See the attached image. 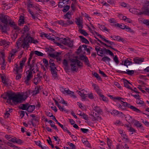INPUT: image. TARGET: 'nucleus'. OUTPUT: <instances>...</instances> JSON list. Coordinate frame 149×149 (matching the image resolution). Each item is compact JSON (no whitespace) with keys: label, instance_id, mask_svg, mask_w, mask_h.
Listing matches in <instances>:
<instances>
[{"label":"nucleus","instance_id":"8","mask_svg":"<svg viewBox=\"0 0 149 149\" xmlns=\"http://www.w3.org/2000/svg\"><path fill=\"white\" fill-rule=\"evenodd\" d=\"M63 94H67L68 95H70L72 97H73L74 98H76V97L74 95V93L73 91H71L69 90L68 88H65V91H64Z\"/></svg>","mask_w":149,"mask_h":149},{"label":"nucleus","instance_id":"15","mask_svg":"<svg viewBox=\"0 0 149 149\" xmlns=\"http://www.w3.org/2000/svg\"><path fill=\"white\" fill-rule=\"evenodd\" d=\"M30 116L33 118L31 119V124L33 126H34L35 125L33 123V121L34 120L36 121H38V117H36V116L34 115L33 114L31 115Z\"/></svg>","mask_w":149,"mask_h":149},{"label":"nucleus","instance_id":"28","mask_svg":"<svg viewBox=\"0 0 149 149\" xmlns=\"http://www.w3.org/2000/svg\"><path fill=\"white\" fill-rule=\"evenodd\" d=\"M75 63H72L70 65L71 67V70L72 71L77 72L78 70V69L77 68Z\"/></svg>","mask_w":149,"mask_h":149},{"label":"nucleus","instance_id":"38","mask_svg":"<svg viewBox=\"0 0 149 149\" xmlns=\"http://www.w3.org/2000/svg\"><path fill=\"white\" fill-rule=\"evenodd\" d=\"M80 33L85 36H87L88 35V33L84 29H81L79 31Z\"/></svg>","mask_w":149,"mask_h":149},{"label":"nucleus","instance_id":"54","mask_svg":"<svg viewBox=\"0 0 149 149\" xmlns=\"http://www.w3.org/2000/svg\"><path fill=\"white\" fill-rule=\"evenodd\" d=\"M83 61L85 62L86 64L88 66H89L90 64L89 63V61L87 57H86V58L84 59Z\"/></svg>","mask_w":149,"mask_h":149},{"label":"nucleus","instance_id":"43","mask_svg":"<svg viewBox=\"0 0 149 149\" xmlns=\"http://www.w3.org/2000/svg\"><path fill=\"white\" fill-rule=\"evenodd\" d=\"M70 8V6L67 5L64 6L62 11L64 12H66L69 10Z\"/></svg>","mask_w":149,"mask_h":149},{"label":"nucleus","instance_id":"24","mask_svg":"<svg viewBox=\"0 0 149 149\" xmlns=\"http://www.w3.org/2000/svg\"><path fill=\"white\" fill-rule=\"evenodd\" d=\"M136 103L138 104H140L141 106H145L146 104L144 102L141 100V98H139L136 100Z\"/></svg>","mask_w":149,"mask_h":149},{"label":"nucleus","instance_id":"32","mask_svg":"<svg viewBox=\"0 0 149 149\" xmlns=\"http://www.w3.org/2000/svg\"><path fill=\"white\" fill-rule=\"evenodd\" d=\"M134 125L138 127L142 128L143 127L142 124L138 121H136L134 123Z\"/></svg>","mask_w":149,"mask_h":149},{"label":"nucleus","instance_id":"35","mask_svg":"<svg viewBox=\"0 0 149 149\" xmlns=\"http://www.w3.org/2000/svg\"><path fill=\"white\" fill-rule=\"evenodd\" d=\"M121 136L123 137V139L125 140V141H128L129 139L127 136L125 134H121Z\"/></svg>","mask_w":149,"mask_h":149},{"label":"nucleus","instance_id":"6","mask_svg":"<svg viewBox=\"0 0 149 149\" xmlns=\"http://www.w3.org/2000/svg\"><path fill=\"white\" fill-rule=\"evenodd\" d=\"M11 91H8L7 92H5L4 93L1 95V97H2L4 99H7V102L9 103V102L8 101V100L10 101V98L8 95L9 94H11Z\"/></svg>","mask_w":149,"mask_h":149},{"label":"nucleus","instance_id":"39","mask_svg":"<svg viewBox=\"0 0 149 149\" xmlns=\"http://www.w3.org/2000/svg\"><path fill=\"white\" fill-rule=\"evenodd\" d=\"M34 53L35 54L39 56H43L44 55V54L43 53H42L41 52L37 50L35 51Z\"/></svg>","mask_w":149,"mask_h":149},{"label":"nucleus","instance_id":"4","mask_svg":"<svg viewBox=\"0 0 149 149\" xmlns=\"http://www.w3.org/2000/svg\"><path fill=\"white\" fill-rule=\"evenodd\" d=\"M34 68L32 69V70H29L26 73H27V72H28V74L26 76V79L25 81L26 84H28L29 81L32 77L33 75L32 72L34 70Z\"/></svg>","mask_w":149,"mask_h":149},{"label":"nucleus","instance_id":"13","mask_svg":"<svg viewBox=\"0 0 149 149\" xmlns=\"http://www.w3.org/2000/svg\"><path fill=\"white\" fill-rule=\"evenodd\" d=\"M76 20L75 21V22L77 25L79 26V27L82 29L83 27V25L81 24L82 22V19L80 18H77L76 19Z\"/></svg>","mask_w":149,"mask_h":149},{"label":"nucleus","instance_id":"16","mask_svg":"<svg viewBox=\"0 0 149 149\" xmlns=\"http://www.w3.org/2000/svg\"><path fill=\"white\" fill-rule=\"evenodd\" d=\"M28 105V104L27 103L26 104H21L19 107V109L22 110H27Z\"/></svg>","mask_w":149,"mask_h":149},{"label":"nucleus","instance_id":"5","mask_svg":"<svg viewBox=\"0 0 149 149\" xmlns=\"http://www.w3.org/2000/svg\"><path fill=\"white\" fill-rule=\"evenodd\" d=\"M126 72L125 71H122L120 70H116V72L118 73L125 74L129 75H132L134 73V71L133 70H127Z\"/></svg>","mask_w":149,"mask_h":149},{"label":"nucleus","instance_id":"2","mask_svg":"<svg viewBox=\"0 0 149 149\" xmlns=\"http://www.w3.org/2000/svg\"><path fill=\"white\" fill-rule=\"evenodd\" d=\"M8 96L9 97L10 101L12 100L14 103L15 104L18 103H22V101L24 100L23 99V95L19 94H16L14 92L12 91L11 93V94H9Z\"/></svg>","mask_w":149,"mask_h":149},{"label":"nucleus","instance_id":"60","mask_svg":"<svg viewBox=\"0 0 149 149\" xmlns=\"http://www.w3.org/2000/svg\"><path fill=\"white\" fill-rule=\"evenodd\" d=\"M58 125L64 131H65L67 129V127L63 126V125L61 124L60 123L58 124Z\"/></svg>","mask_w":149,"mask_h":149},{"label":"nucleus","instance_id":"34","mask_svg":"<svg viewBox=\"0 0 149 149\" xmlns=\"http://www.w3.org/2000/svg\"><path fill=\"white\" fill-rule=\"evenodd\" d=\"M33 81L35 85H37L38 83H39L41 81V79H39V78L38 77H35L33 80Z\"/></svg>","mask_w":149,"mask_h":149},{"label":"nucleus","instance_id":"59","mask_svg":"<svg viewBox=\"0 0 149 149\" xmlns=\"http://www.w3.org/2000/svg\"><path fill=\"white\" fill-rule=\"evenodd\" d=\"M58 23L59 24L61 25L62 26H66L65 25V22L62 20L59 21Z\"/></svg>","mask_w":149,"mask_h":149},{"label":"nucleus","instance_id":"37","mask_svg":"<svg viewBox=\"0 0 149 149\" xmlns=\"http://www.w3.org/2000/svg\"><path fill=\"white\" fill-rule=\"evenodd\" d=\"M99 53H100L99 54H100V55L99 56L101 57H102L103 56V54L104 53L105 54L104 48V49L100 48V49L99 52Z\"/></svg>","mask_w":149,"mask_h":149},{"label":"nucleus","instance_id":"51","mask_svg":"<svg viewBox=\"0 0 149 149\" xmlns=\"http://www.w3.org/2000/svg\"><path fill=\"white\" fill-rule=\"evenodd\" d=\"M130 60H131V59L128 58L124 61V65L126 66L127 68H128V66L129 65L128 64L129 63L128 61H130Z\"/></svg>","mask_w":149,"mask_h":149},{"label":"nucleus","instance_id":"19","mask_svg":"<svg viewBox=\"0 0 149 149\" xmlns=\"http://www.w3.org/2000/svg\"><path fill=\"white\" fill-rule=\"evenodd\" d=\"M79 37L80 38L81 40L83 43H85L87 44H89V42L88 40L85 38L84 36H79Z\"/></svg>","mask_w":149,"mask_h":149},{"label":"nucleus","instance_id":"7","mask_svg":"<svg viewBox=\"0 0 149 149\" xmlns=\"http://www.w3.org/2000/svg\"><path fill=\"white\" fill-rule=\"evenodd\" d=\"M26 38H24L23 40H22L21 38H19L17 42V46L18 47L22 46L23 48H24L25 47H26V45H25V44L24 43V40Z\"/></svg>","mask_w":149,"mask_h":149},{"label":"nucleus","instance_id":"18","mask_svg":"<svg viewBox=\"0 0 149 149\" xmlns=\"http://www.w3.org/2000/svg\"><path fill=\"white\" fill-rule=\"evenodd\" d=\"M35 109V106L34 105H29L27 107V111L29 112H32Z\"/></svg>","mask_w":149,"mask_h":149},{"label":"nucleus","instance_id":"52","mask_svg":"<svg viewBox=\"0 0 149 149\" xmlns=\"http://www.w3.org/2000/svg\"><path fill=\"white\" fill-rule=\"evenodd\" d=\"M113 61L116 63L117 64H118L119 63V61L118 60V58L116 55L113 58Z\"/></svg>","mask_w":149,"mask_h":149},{"label":"nucleus","instance_id":"26","mask_svg":"<svg viewBox=\"0 0 149 149\" xmlns=\"http://www.w3.org/2000/svg\"><path fill=\"white\" fill-rule=\"evenodd\" d=\"M81 113L79 115V116L82 117V118L85 120H88V115L84 113H82L81 111Z\"/></svg>","mask_w":149,"mask_h":149},{"label":"nucleus","instance_id":"31","mask_svg":"<svg viewBox=\"0 0 149 149\" xmlns=\"http://www.w3.org/2000/svg\"><path fill=\"white\" fill-rule=\"evenodd\" d=\"M111 59L107 56H104V57L102 58V61L103 62H104L105 63L107 61L109 62L111 61Z\"/></svg>","mask_w":149,"mask_h":149},{"label":"nucleus","instance_id":"46","mask_svg":"<svg viewBox=\"0 0 149 149\" xmlns=\"http://www.w3.org/2000/svg\"><path fill=\"white\" fill-rule=\"evenodd\" d=\"M93 75L97 79L102 80L101 77L97 72H95Z\"/></svg>","mask_w":149,"mask_h":149},{"label":"nucleus","instance_id":"48","mask_svg":"<svg viewBox=\"0 0 149 149\" xmlns=\"http://www.w3.org/2000/svg\"><path fill=\"white\" fill-rule=\"evenodd\" d=\"M1 79L2 82L3 84H6L7 83L6 82L5 77L3 76H1Z\"/></svg>","mask_w":149,"mask_h":149},{"label":"nucleus","instance_id":"25","mask_svg":"<svg viewBox=\"0 0 149 149\" xmlns=\"http://www.w3.org/2000/svg\"><path fill=\"white\" fill-rule=\"evenodd\" d=\"M125 118H127L126 120L128 123H132L133 122V119L132 117L130 115H127Z\"/></svg>","mask_w":149,"mask_h":149},{"label":"nucleus","instance_id":"42","mask_svg":"<svg viewBox=\"0 0 149 149\" xmlns=\"http://www.w3.org/2000/svg\"><path fill=\"white\" fill-rule=\"evenodd\" d=\"M119 111L116 110H113L111 112V114L114 116H117L119 115Z\"/></svg>","mask_w":149,"mask_h":149},{"label":"nucleus","instance_id":"27","mask_svg":"<svg viewBox=\"0 0 149 149\" xmlns=\"http://www.w3.org/2000/svg\"><path fill=\"white\" fill-rule=\"evenodd\" d=\"M93 109L95 111L98 113H101L102 112V110L99 107H95Z\"/></svg>","mask_w":149,"mask_h":149},{"label":"nucleus","instance_id":"53","mask_svg":"<svg viewBox=\"0 0 149 149\" xmlns=\"http://www.w3.org/2000/svg\"><path fill=\"white\" fill-rule=\"evenodd\" d=\"M99 73L103 77H107V76L102 71H101L100 70H99Z\"/></svg>","mask_w":149,"mask_h":149},{"label":"nucleus","instance_id":"45","mask_svg":"<svg viewBox=\"0 0 149 149\" xmlns=\"http://www.w3.org/2000/svg\"><path fill=\"white\" fill-rule=\"evenodd\" d=\"M40 90V86L38 87L37 86L35 88V92H36V94H38L39 93V91Z\"/></svg>","mask_w":149,"mask_h":149},{"label":"nucleus","instance_id":"58","mask_svg":"<svg viewBox=\"0 0 149 149\" xmlns=\"http://www.w3.org/2000/svg\"><path fill=\"white\" fill-rule=\"evenodd\" d=\"M125 29L126 31H127L130 32H132L133 31L131 29L127 26L126 25Z\"/></svg>","mask_w":149,"mask_h":149},{"label":"nucleus","instance_id":"12","mask_svg":"<svg viewBox=\"0 0 149 149\" xmlns=\"http://www.w3.org/2000/svg\"><path fill=\"white\" fill-rule=\"evenodd\" d=\"M128 108H130V109H132L133 111H134L138 113H141V111L139 109L136 108L135 107L131 105L130 104L128 106Z\"/></svg>","mask_w":149,"mask_h":149},{"label":"nucleus","instance_id":"14","mask_svg":"<svg viewBox=\"0 0 149 149\" xmlns=\"http://www.w3.org/2000/svg\"><path fill=\"white\" fill-rule=\"evenodd\" d=\"M144 58H134L133 60L135 63H136L139 64L141 63L143 61Z\"/></svg>","mask_w":149,"mask_h":149},{"label":"nucleus","instance_id":"49","mask_svg":"<svg viewBox=\"0 0 149 149\" xmlns=\"http://www.w3.org/2000/svg\"><path fill=\"white\" fill-rule=\"evenodd\" d=\"M87 56H84L83 54H81L79 56L78 59L81 61H84Z\"/></svg>","mask_w":149,"mask_h":149},{"label":"nucleus","instance_id":"63","mask_svg":"<svg viewBox=\"0 0 149 149\" xmlns=\"http://www.w3.org/2000/svg\"><path fill=\"white\" fill-rule=\"evenodd\" d=\"M80 130L83 133H86L89 131L88 129L85 128H81Z\"/></svg>","mask_w":149,"mask_h":149},{"label":"nucleus","instance_id":"29","mask_svg":"<svg viewBox=\"0 0 149 149\" xmlns=\"http://www.w3.org/2000/svg\"><path fill=\"white\" fill-rule=\"evenodd\" d=\"M68 40L69 39H67L65 38H61L60 40V42L63 45H68L67 43L69 41Z\"/></svg>","mask_w":149,"mask_h":149},{"label":"nucleus","instance_id":"11","mask_svg":"<svg viewBox=\"0 0 149 149\" xmlns=\"http://www.w3.org/2000/svg\"><path fill=\"white\" fill-rule=\"evenodd\" d=\"M10 42L6 41L5 39H1L0 40V45L1 46H4L5 47H6L7 46H8L10 44Z\"/></svg>","mask_w":149,"mask_h":149},{"label":"nucleus","instance_id":"33","mask_svg":"<svg viewBox=\"0 0 149 149\" xmlns=\"http://www.w3.org/2000/svg\"><path fill=\"white\" fill-rule=\"evenodd\" d=\"M36 63V60H33L31 61V64L29 70H32V69L34 68V67L35 66V65Z\"/></svg>","mask_w":149,"mask_h":149},{"label":"nucleus","instance_id":"30","mask_svg":"<svg viewBox=\"0 0 149 149\" xmlns=\"http://www.w3.org/2000/svg\"><path fill=\"white\" fill-rule=\"evenodd\" d=\"M98 27L99 28L100 30H105L107 31H108L107 29V28L104 25H101L100 24H98Z\"/></svg>","mask_w":149,"mask_h":149},{"label":"nucleus","instance_id":"44","mask_svg":"<svg viewBox=\"0 0 149 149\" xmlns=\"http://www.w3.org/2000/svg\"><path fill=\"white\" fill-rule=\"evenodd\" d=\"M69 41L68 42V45H66L68 46L69 47H72L73 46V41L72 40L71 41L69 39L68 40Z\"/></svg>","mask_w":149,"mask_h":149},{"label":"nucleus","instance_id":"21","mask_svg":"<svg viewBox=\"0 0 149 149\" xmlns=\"http://www.w3.org/2000/svg\"><path fill=\"white\" fill-rule=\"evenodd\" d=\"M108 96L111 99H112L114 100H123L124 99L122 97H113L112 95H109Z\"/></svg>","mask_w":149,"mask_h":149},{"label":"nucleus","instance_id":"22","mask_svg":"<svg viewBox=\"0 0 149 149\" xmlns=\"http://www.w3.org/2000/svg\"><path fill=\"white\" fill-rule=\"evenodd\" d=\"M27 60V58L26 57L23 58L22 61H20V68H23L25 62Z\"/></svg>","mask_w":149,"mask_h":149},{"label":"nucleus","instance_id":"62","mask_svg":"<svg viewBox=\"0 0 149 149\" xmlns=\"http://www.w3.org/2000/svg\"><path fill=\"white\" fill-rule=\"evenodd\" d=\"M128 130L129 131L132 132L131 133V134H133V132H136V130L131 127L129 129H128Z\"/></svg>","mask_w":149,"mask_h":149},{"label":"nucleus","instance_id":"50","mask_svg":"<svg viewBox=\"0 0 149 149\" xmlns=\"http://www.w3.org/2000/svg\"><path fill=\"white\" fill-rule=\"evenodd\" d=\"M68 144L71 147H72V149L76 148V146L72 143L69 142H68Z\"/></svg>","mask_w":149,"mask_h":149},{"label":"nucleus","instance_id":"56","mask_svg":"<svg viewBox=\"0 0 149 149\" xmlns=\"http://www.w3.org/2000/svg\"><path fill=\"white\" fill-rule=\"evenodd\" d=\"M102 100L104 101H107L108 100V98L105 97L102 94L100 95Z\"/></svg>","mask_w":149,"mask_h":149},{"label":"nucleus","instance_id":"17","mask_svg":"<svg viewBox=\"0 0 149 149\" xmlns=\"http://www.w3.org/2000/svg\"><path fill=\"white\" fill-rule=\"evenodd\" d=\"M124 83L125 87L131 90H133V89L132 88L130 87L129 85V84H130V83L127 79H124Z\"/></svg>","mask_w":149,"mask_h":149},{"label":"nucleus","instance_id":"40","mask_svg":"<svg viewBox=\"0 0 149 149\" xmlns=\"http://www.w3.org/2000/svg\"><path fill=\"white\" fill-rule=\"evenodd\" d=\"M10 110H12V109H8V111H6V112L5 113V117L6 118H8L9 116L10 115V114L9 112L10 111Z\"/></svg>","mask_w":149,"mask_h":149},{"label":"nucleus","instance_id":"20","mask_svg":"<svg viewBox=\"0 0 149 149\" xmlns=\"http://www.w3.org/2000/svg\"><path fill=\"white\" fill-rule=\"evenodd\" d=\"M15 66L16 69L15 70L16 71V72H17V73H18L19 72L20 73L22 72L23 68H20V66L19 67L18 64L17 63H16L15 64Z\"/></svg>","mask_w":149,"mask_h":149},{"label":"nucleus","instance_id":"23","mask_svg":"<svg viewBox=\"0 0 149 149\" xmlns=\"http://www.w3.org/2000/svg\"><path fill=\"white\" fill-rule=\"evenodd\" d=\"M19 23L18 24L19 25H21V24H24V17L23 16L21 15L19 17Z\"/></svg>","mask_w":149,"mask_h":149},{"label":"nucleus","instance_id":"1","mask_svg":"<svg viewBox=\"0 0 149 149\" xmlns=\"http://www.w3.org/2000/svg\"><path fill=\"white\" fill-rule=\"evenodd\" d=\"M11 19L8 15L2 16L0 17V20L3 24H0V29L3 32L6 33L7 31H9V28L8 27V23Z\"/></svg>","mask_w":149,"mask_h":149},{"label":"nucleus","instance_id":"61","mask_svg":"<svg viewBox=\"0 0 149 149\" xmlns=\"http://www.w3.org/2000/svg\"><path fill=\"white\" fill-rule=\"evenodd\" d=\"M16 74H17L16 77V80H19L21 78L22 75L21 74L19 73H17V72H16Z\"/></svg>","mask_w":149,"mask_h":149},{"label":"nucleus","instance_id":"47","mask_svg":"<svg viewBox=\"0 0 149 149\" xmlns=\"http://www.w3.org/2000/svg\"><path fill=\"white\" fill-rule=\"evenodd\" d=\"M122 100H120L121 101V104H122L123 105V106L125 107H128V106H129V105L130 104L129 103H128L127 102H124Z\"/></svg>","mask_w":149,"mask_h":149},{"label":"nucleus","instance_id":"9","mask_svg":"<svg viewBox=\"0 0 149 149\" xmlns=\"http://www.w3.org/2000/svg\"><path fill=\"white\" fill-rule=\"evenodd\" d=\"M114 38H113L112 40H116L117 41H121L125 43L126 42V41L123 38H121L119 36H114Z\"/></svg>","mask_w":149,"mask_h":149},{"label":"nucleus","instance_id":"3","mask_svg":"<svg viewBox=\"0 0 149 149\" xmlns=\"http://www.w3.org/2000/svg\"><path fill=\"white\" fill-rule=\"evenodd\" d=\"M24 43L25 45H26V47L28 48L29 47V43L31 42L34 44L38 43L39 42L36 40H34L32 37L29 36L26 37V38L24 40Z\"/></svg>","mask_w":149,"mask_h":149},{"label":"nucleus","instance_id":"57","mask_svg":"<svg viewBox=\"0 0 149 149\" xmlns=\"http://www.w3.org/2000/svg\"><path fill=\"white\" fill-rule=\"evenodd\" d=\"M51 40L53 41V42H54L58 46L61 45L59 43H58V42H56L54 37H52Z\"/></svg>","mask_w":149,"mask_h":149},{"label":"nucleus","instance_id":"55","mask_svg":"<svg viewBox=\"0 0 149 149\" xmlns=\"http://www.w3.org/2000/svg\"><path fill=\"white\" fill-rule=\"evenodd\" d=\"M142 22L144 24H146L147 26H149V20L148 19H144L143 21Z\"/></svg>","mask_w":149,"mask_h":149},{"label":"nucleus","instance_id":"64","mask_svg":"<svg viewBox=\"0 0 149 149\" xmlns=\"http://www.w3.org/2000/svg\"><path fill=\"white\" fill-rule=\"evenodd\" d=\"M59 102L62 104H64L66 106H67V103L63 99H62L61 100L59 101Z\"/></svg>","mask_w":149,"mask_h":149},{"label":"nucleus","instance_id":"10","mask_svg":"<svg viewBox=\"0 0 149 149\" xmlns=\"http://www.w3.org/2000/svg\"><path fill=\"white\" fill-rule=\"evenodd\" d=\"M50 70L51 71L52 76L54 78L57 77V74L56 72L57 70L56 67H54V68H52V69H51Z\"/></svg>","mask_w":149,"mask_h":149},{"label":"nucleus","instance_id":"36","mask_svg":"<svg viewBox=\"0 0 149 149\" xmlns=\"http://www.w3.org/2000/svg\"><path fill=\"white\" fill-rule=\"evenodd\" d=\"M73 24V22L72 21L70 20V18L68 19V20L66 21L65 22V25L66 26L67 25H69L70 24Z\"/></svg>","mask_w":149,"mask_h":149},{"label":"nucleus","instance_id":"41","mask_svg":"<svg viewBox=\"0 0 149 149\" xmlns=\"http://www.w3.org/2000/svg\"><path fill=\"white\" fill-rule=\"evenodd\" d=\"M12 20L11 19L9 23H8V27L10 29V28L9 27V26H10V27H14V26H15V23L14 22L12 21L11 22Z\"/></svg>","mask_w":149,"mask_h":149}]
</instances>
